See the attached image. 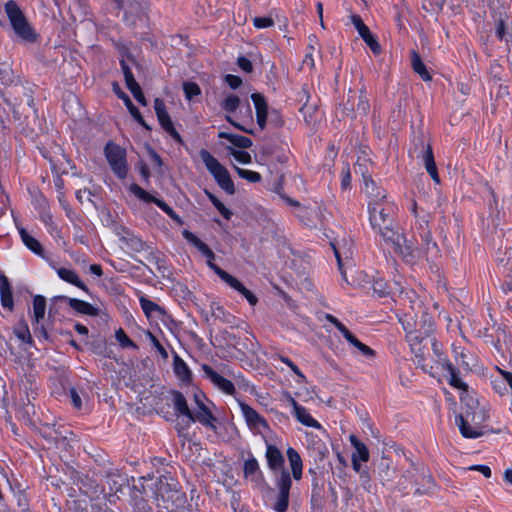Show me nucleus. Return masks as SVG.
Returning a JSON list of instances; mask_svg holds the SVG:
<instances>
[{
    "mask_svg": "<svg viewBox=\"0 0 512 512\" xmlns=\"http://www.w3.org/2000/svg\"><path fill=\"white\" fill-rule=\"evenodd\" d=\"M365 193L369 197V222L373 230L397 222V205L388 198L384 189L378 187L370 175L362 174Z\"/></svg>",
    "mask_w": 512,
    "mask_h": 512,
    "instance_id": "f257e3e1",
    "label": "nucleus"
},
{
    "mask_svg": "<svg viewBox=\"0 0 512 512\" xmlns=\"http://www.w3.org/2000/svg\"><path fill=\"white\" fill-rule=\"evenodd\" d=\"M265 457L267 465L273 472H279L276 478V487L278 494L276 496L273 509L276 512H285L289 503V492L292 485L290 473L284 468L285 460L282 452L274 445L268 444Z\"/></svg>",
    "mask_w": 512,
    "mask_h": 512,
    "instance_id": "f03ea898",
    "label": "nucleus"
},
{
    "mask_svg": "<svg viewBox=\"0 0 512 512\" xmlns=\"http://www.w3.org/2000/svg\"><path fill=\"white\" fill-rule=\"evenodd\" d=\"M374 232L380 237L382 244L392 248L406 263L415 264L421 258L422 253L406 238L398 222L382 226Z\"/></svg>",
    "mask_w": 512,
    "mask_h": 512,
    "instance_id": "7ed1b4c3",
    "label": "nucleus"
},
{
    "mask_svg": "<svg viewBox=\"0 0 512 512\" xmlns=\"http://www.w3.org/2000/svg\"><path fill=\"white\" fill-rule=\"evenodd\" d=\"M485 409L472 400L465 412L455 418V423L460 433L465 438H478L483 435V424L486 421Z\"/></svg>",
    "mask_w": 512,
    "mask_h": 512,
    "instance_id": "20e7f679",
    "label": "nucleus"
},
{
    "mask_svg": "<svg viewBox=\"0 0 512 512\" xmlns=\"http://www.w3.org/2000/svg\"><path fill=\"white\" fill-rule=\"evenodd\" d=\"M5 12L14 33L19 39L28 43L37 40V33L15 1L10 0L5 4Z\"/></svg>",
    "mask_w": 512,
    "mask_h": 512,
    "instance_id": "39448f33",
    "label": "nucleus"
},
{
    "mask_svg": "<svg viewBox=\"0 0 512 512\" xmlns=\"http://www.w3.org/2000/svg\"><path fill=\"white\" fill-rule=\"evenodd\" d=\"M200 158L216 183L229 195L235 193V186L228 170L206 149L199 151Z\"/></svg>",
    "mask_w": 512,
    "mask_h": 512,
    "instance_id": "423d86ee",
    "label": "nucleus"
},
{
    "mask_svg": "<svg viewBox=\"0 0 512 512\" xmlns=\"http://www.w3.org/2000/svg\"><path fill=\"white\" fill-rule=\"evenodd\" d=\"M105 156L114 174L123 179L127 176L126 151L115 143H107Z\"/></svg>",
    "mask_w": 512,
    "mask_h": 512,
    "instance_id": "0eeeda50",
    "label": "nucleus"
},
{
    "mask_svg": "<svg viewBox=\"0 0 512 512\" xmlns=\"http://www.w3.org/2000/svg\"><path fill=\"white\" fill-rule=\"evenodd\" d=\"M182 235L189 243L196 247L208 259V266L221 278L222 281L226 282L227 278L225 275L230 274L213 263V260L215 258L214 252L192 232L184 230L182 232Z\"/></svg>",
    "mask_w": 512,
    "mask_h": 512,
    "instance_id": "6e6552de",
    "label": "nucleus"
},
{
    "mask_svg": "<svg viewBox=\"0 0 512 512\" xmlns=\"http://www.w3.org/2000/svg\"><path fill=\"white\" fill-rule=\"evenodd\" d=\"M182 235L189 243L196 247L208 259V266L221 278L222 281L226 282L227 278L225 275L230 274L213 263V260L215 258L214 252L192 232L184 230L182 232Z\"/></svg>",
    "mask_w": 512,
    "mask_h": 512,
    "instance_id": "1a4fd4ad",
    "label": "nucleus"
},
{
    "mask_svg": "<svg viewBox=\"0 0 512 512\" xmlns=\"http://www.w3.org/2000/svg\"><path fill=\"white\" fill-rule=\"evenodd\" d=\"M154 110L162 128L167 133H169L176 141L182 142L180 134L175 130L171 118L168 112L166 111L164 101L159 98H156L154 101Z\"/></svg>",
    "mask_w": 512,
    "mask_h": 512,
    "instance_id": "9d476101",
    "label": "nucleus"
},
{
    "mask_svg": "<svg viewBox=\"0 0 512 512\" xmlns=\"http://www.w3.org/2000/svg\"><path fill=\"white\" fill-rule=\"evenodd\" d=\"M438 364L441 365L442 370L447 372V380L450 386L463 392H467L468 385L460 379L459 371L443 354L438 355Z\"/></svg>",
    "mask_w": 512,
    "mask_h": 512,
    "instance_id": "9b49d317",
    "label": "nucleus"
},
{
    "mask_svg": "<svg viewBox=\"0 0 512 512\" xmlns=\"http://www.w3.org/2000/svg\"><path fill=\"white\" fill-rule=\"evenodd\" d=\"M239 407L247 425L251 429L260 431L261 429L269 428L267 421L255 409L243 402H239Z\"/></svg>",
    "mask_w": 512,
    "mask_h": 512,
    "instance_id": "f8f14e48",
    "label": "nucleus"
},
{
    "mask_svg": "<svg viewBox=\"0 0 512 512\" xmlns=\"http://www.w3.org/2000/svg\"><path fill=\"white\" fill-rule=\"evenodd\" d=\"M202 370L205 376L222 392L233 395L235 393L234 384L213 370L209 365H203Z\"/></svg>",
    "mask_w": 512,
    "mask_h": 512,
    "instance_id": "ddd939ff",
    "label": "nucleus"
},
{
    "mask_svg": "<svg viewBox=\"0 0 512 512\" xmlns=\"http://www.w3.org/2000/svg\"><path fill=\"white\" fill-rule=\"evenodd\" d=\"M49 264L56 271L58 277L61 280L76 286L86 293H89V288L80 279L78 273L75 270L66 267H57L53 262H50Z\"/></svg>",
    "mask_w": 512,
    "mask_h": 512,
    "instance_id": "4468645a",
    "label": "nucleus"
},
{
    "mask_svg": "<svg viewBox=\"0 0 512 512\" xmlns=\"http://www.w3.org/2000/svg\"><path fill=\"white\" fill-rule=\"evenodd\" d=\"M494 390L499 394H506L512 391V373L498 368L497 375L492 379Z\"/></svg>",
    "mask_w": 512,
    "mask_h": 512,
    "instance_id": "2eb2a0df",
    "label": "nucleus"
},
{
    "mask_svg": "<svg viewBox=\"0 0 512 512\" xmlns=\"http://www.w3.org/2000/svg\"><path fill=\"white\" fill-rule=\"evenodd\" d=\"M251 99L254 103L256 109V120L259 128L263 130L266 126L267 114H268V105L260 93H253L251 95Z\"/></svg>",
    "mask_w": 512,
    "mask_h": 512,
    "instance_id": "dca6fc26",
    "label": "nucleus"
},
{
    "mask_svg": "<svg viewBox=\"0 0 512 512\" xmlns=\"http://www.w3.org/2000/svg\"><path fill=\"white\" fill-rule=\"evenodd\" d=\"M421 143H422V148H423V156L422 157L424 160L425 168H426L427 172L429 173V175L431 176V178L433 179V181L436 184H440V177L437 172V167L435 164L432 147L430 144H428V143L426 144L424 141H422Z\"/></svg>",
    "mask_w": 512,
    "mask_h": 512,
    "instance_id": "f3484780",
    "label": "nucleus"
},
{
    "mask_svg": "<svg viewBox=\"0 0 512 512\" xmlns=\"http://www.w3.org/2000/svg\"><path fill=\"white\" fill-rule=\"evenodd\" d=\"M421 143H422V148H423V156L422 157L424 160L425 168H426L427 172L429 173V175L431 176V178L433 179V181L436 184H440V177L437 172V167L435 164L432 147L430 144H428V143L426 144L424 141H422Z\"/></svg>",
    "mask_w": 512,
    "mask_h": 512,
    "instance_id": "a211bd4d",
    "label": "nucleus"
},
{
    "mask_svg": "<svg viewBox=\"0 0 512 512\" xmlns=\"http://www.w3.org/2000/svg\"><path fill=\"white\" fill-rule=\"evenodd\" d=\"M343 337L355 349L354 353L361 355L365 359L375 358L376 352L358 340L350 331L347 332Z\"/></svg>",
    "mask_w": 512,
    "mask_h": 512,
    "instance_id": "6ab92c4d",
    "label": "nucleus"
},
{
    "mask_svg": "<svg viewBox=\"0 0 512 512\" xmlns=\"http://www.w3.org/2000/svg\"><path fill=\"white\" fill-rule=\"evenodd\" d=\"M65 299L70 308L75 310L79 314L88 315V316H97L99 315L98 308L94 307L90 303L77 299V298H68L62 297Z\"/></svg>",
    "mask_w": 512,
    "mask_h": 512,
    "instance_id": "aec40b11",
    "label": "nucleus"
},
{
    "mask_svg": "<svg viewBox=\"0 0 512 512\" xmlns=\"http://www.w3.org/2000/svg\"><path fill=\"white\" fill-rule=\"evenodd\" d=\"M114 92L116 93V95L121 99L123 100V102L125 103V106L127 107L129 113L132 115V117L140 124L142 125L143 127H145L146 129H149V126L146 124V122L144 121L140 111L137 109V107L132 103L131 99L129 98V96L124 93L123 91H121L119 89V87L117 85H114Z\"/></svg>",
    "mask_w": 512,
    "mask_h": 512,
    "instance_id": "412c9836",
    "label": "nucleus"
},
{
    "mask_svg": "<svg viewBox=\"0 0 512 512\" xmlns=\"http://www.w3.org/2000/svg\"><path fill=\"white\" fill-rule=\"evenodd\" d=\"M225 276L227 278V281L225 282L227 285H229L232 289L240 293L249 302L250 305L255 306L257 304L258 298L250 290H248L237 278H235L232 275Z\"/></svg>",
    "mask_w": 512,
    "mask_h": 512,
    "instance_id": "4be33fe9",
    "label": "nucleus"
},
{
    "mask_svg": "<svg viewBox=\"0 0 512 512\" xmlns=\"http://www.w3.org/2000/svg\"><path fill=\"white\" fill-rule=\"evenodd\" d=\"M198 410L194 414L193 413V420H190V423L198 421L204 426L210 427L212 429H215L214 422L216 421V417L212 414V412L209 410V408L204 404H201L197 407Z\"/></svg>",
    "mask_w": 512,
    "mask_h": 512,
    "instance_id": "5701e85b",
    "label": "nucleus"
},
{
    "mask_svg": "<svg viewBox=\"0 0 512 512\" xmlns=\"http://www.w3.org/2000/svg\"><path fill=\"white\" fill-rule=\"evenodd\" d=\"M423 242V253L427 260L435 259L439 255V249L437 244L432 240L431 232L424 230L421 234Z\"/></svg>",
    "mask_w": 512,
    "mask_h": 512,
    "instance_id": "b1692460",
    "label": "nucleus"
},
{
    "mask_svg": "<svg viewBox=\"0 0 512 512\" xmlns=\"http://www.w3.org/2000/svg\"><path fill=\"white\" fill-rule=\"evenodd\" d=\"M19 233L23 243L29 250L39 257L46 259L45 251L41 243L36 238L28 234V232L23 228L19 230Z\"/></svg>",
    "mask_w": 512,
    "mask_h": 512,
    "instance_id": "393cba45",
    "label": "nucleus"
},
{
    "mask_svg": "<svg viewBox=\"0 0 512 512\" xmlns=\"http://www.w3.org/2000/svg\"><path fill=\"white\" fill-rule=\"evenodd\" d=\"M172 396L175 411L185 416L188 419V424H190V420H193V413L188 407L186 398L178 391L173 392Z\"/></svg>",
    "mask_w": 512,
    "mask_h": 512,
    "instance_id": "a878e982",
    "label": "nucleus"
},
{
    "mask_svg": "<svg viewBox=\"0 0 512 512\" xmlns=\"http://www.w3.org/2000/svg\"><path fill=\"white\" fill-rule=\"evenodd\" d=\"M287 457L291 466L292 475L295 480H300L302 477V459L299 453L292 447L287 449Z\"/></svg>",
    "mask_w": 512,
    "mask_h": 512,
    "instance_id": "bb28decb",
    "label": "nucleus"
},
{
    "mask_svg": "<svg viewBox=\"0 0 512 512\" xmlns=\"http://www.w3.org/2000/svg\"><path fill=\"white\" fill-rule=\"evenodd\" d=\"M244 476L250 478L251 481L258 483L262 478L258 461L251 457L244 462Z\"/></svg>",
    "mask_w": 512,
    "mask_h": 512,
    "instance_id": "cd10ccee",
    "label": "nucleus"
},
{
    "mask_svg": "<svg viewBox=\"0 0 512 512\" xmlns=\"http://www.w3.org/2000/svg\"><path fill=\"white\" fill-rule=\"evenodd\" d=\"M218 137L220 139L228 140L231 144L241 149L250 148L252 146V140L246 136L220 132Z\"/></svg>",
    "mask_w": 512,
    "mask_h": 512,
    "instance_id": "c85d7f7f",
    "label": "nucleus"
},
{
    "mask_svg": "<svg viewBox=\"0 0 512 512\" xmlns=\"http://www.w3.org/2000/svg\"><path fill=\"white\" fill-rule=\"evenodd\" d=\"M293 413H294L296 419L301 424H303V425H305L307 427H312V428H316V429H320L321 428V424L316 419H314L309 414L307 409L304 408L303 406L296 407V410H294Z\"/></svg>",
    "mask_w": 512,
    "mask_h": 512,
    "instance_id": "c756f323",
    "label": "nucleus"
},
{
    "mask_svg": "<svg viewBox=\"0 0 512 512\" xmlns=\"http://www.w3.org/2000/svg\"><path fill=\"white\" fill-rule=\"evenodd\" d=\"M349 441L355 449V452L352 454V457H356V459H359L362 462H367L370 457L367 446L363 442L359 441L354 434H351L349 436Z\"/></svg>",
    "mask_w": 512,
    "mask_h": 512,
    "instance_id": "7c9ffc66",
    "label": "nucleus"
},
{
    "mask_svg": "<svg viewBox=\"0 0 512 512\" xmlns=\"http://www.w3.org/2000/svg\"><path fill=\"white\" fill-rule=\"evenodd\" d=\"M411 65L415 73H417L423 81H430L431 75L429 74L426 65L423 63L419 54L415 51L411 53Z\"/></svg>",
    "mask_w": 512,
    "mask_h": 512,
    "instance_id": "2f4dec72",
    "label": "nucleus"
},
{
    "mask_svg": "<svg viewBox=\"0 0 512 512\" xmlns=\"http://www.w3.org/2000/svg\"><path fill=\"white\" fill-rule=\"evenodd\" d=\"M120 240L127 249H130L133 252H141L145 250V243L139 237L129 232H125Z\"/></svg>",
    "mask_w": 512,
    "mask_h": 512,
    "instance_id": "473e14b6",
    "label": "nucleus"
},
{
    "mask_svg": "<svg viewBox=\"0 0 512 512\" xmlns=\"http://www.w3.org/2000/svg\"><path fill=\"white\" fill-rule=\"evenodd\" d=\"M356 97L358 98L356 108L357 112L361 115H366L370 109L369 100L366 94L363 91H361L360 94L357 96L355 92L350 90L348 94V102H350L351 100L354 101Z\"/></svg>",
    "mask_w": 512,
    "mask_h": 512,
    "instance_id": "72a5a7b5",
    "label": "nucleus"
},
{
    "mask_svg": "<svg viewBox=\"0 0 512 512\" xmlns=\"http://www.w3.org/2000/svg\"><path fill=\"white\" fill-rule=\"evenodd\" d=\"M173 366L174 372L178 376V378H180L182 381L190 380L191 372L187 364L184 362V360L180 358L177 354L174 355Z\"/></svg>",
    "mask_w": 512,
    "mask_h": 512,
    "instance_id": "f704fd0d",
    "label": "nucleus"
},
{
    "mask_svg": "<svg viewBox=\"0 0 512 512\" xmlns=\"http://www.w3.org/2000/svg\"><path fill=\"white\" fill-rule=\"evenodd\" d=\"M433 349H434V352L436 354V356L438 357L439 354H442L439 350H438V347H437V344L435 342H433ZM418 364L421 366V368L429 373L430 375H435V373L437 372L436 370L440 367L441 368V365L438 364V358L436 359L435 361V364L434 365L432 363V360L431 359H428V358H423L421 357L419 360H418Z\"/></svg>",
    "mask_w": 512,
    "mask_h": 512,
    "instance_id": "c9c22d12",
    "label": "nucleus"
},
{
    "mask_svg": "<svg viewBox=\"0 0 512 512\" xmlns=\"http://www.w3.org/2000/svg\"><path fill=\"white\" fill-rule=\"evenodd\" d=\"M46 300L41 295H36L33 299V314L34 319L39 323L45 316Z\"/></svg>",
    "mask_w": 512,
    "mask_h": 512,
    "instance_id": "e433bc0d",
    "label": "nucleus"
},
{
    "mask_svg": "<svg viewBox=\"0 0 512 512\" xmlns=\"http://www.w3.org/2000/svg\"><path fill=\"white\" fill-rule=\"evenodd\" d=\"M130 191L137 197L139 198L140 200L146 202V203H150V202H153L156 204L157 201H161V199H158V198H155L154 196H152L149 192H147L146 190H144L142 187H140L139 185L137 184H132L130 186Z\"/></svg>",
    "mask_w": 512,
    "mask_h": 512,
    "instance_id": "4c0bfd02",
    "label": "nucleus"
},
{
    "mask_svg": "<svg viewBox=\"0 0 512 512\" xmlns=\"http://www.w3.org/2000/svg\"><path fill=\"white\" fill-rule=\"evenodd\" d=\"M209 200L213 203L218 212L227 220L232 216V212L211 192H205Z\"/></svg>",
    "mask_w": 512,
    "mask_h": 512,
    "instance_id": "58836bf2",
    "label": "nucleus"
},
{
    "mask_svg": "<svg viewBox=\"0 0 512 512\" xmlns=\"http://www.w3.org/2000/svg\"><path fill=\"white\" fill-rule=\"evenodd\" d=\"M115 338L123 348L137 349V345L127 336L122 328H119L115 332Z\"/></svg>",
    "mask_w": 512,
    "mask_h": 512,
    "instance_id": "ea45409f",
    "label": "nucleus"
},
{
    "mask_svg": "<svg viewBox=\"0 0 512 512\" xmlns=\"http://www.w3.org/2000/svg\"><path fill=\"white\" fill-rule=\"evenodd\" d=\"M240 105V99L238 96L230 94L222 102V108L228 113L236 111Z\"/></svg>",
    "mask_w": 512,
    "mask_h": 512,
    "instance_id": "a19ab883",
    "label": "nucleus"
},
{
    "mask_svg": "<svg viewBox=\"0 0 512 512\" xmlns=\"http://www.w3.org/2000/svg\"><path fill=\"white\" fill-rule=\"evenodd\" d=\"M140 304H141V307H142L144 313L147 316H151L154 312L163 313V310L161 309V307L149 299L141 298Z\"/></svg>",
    "mask_w": 512,
    "mask_h": 512,
    "instance_id": "79ce46f5",
    "label": "nucleus"
},
{
    "mask_svg": "<svg viewBox=\"0 0 512 512\" xmlns=\"http://www.w3.org/2000/svg\"><path fill=\"white\" fill-rule=\"evenodd\" d=\"M16 337L24 343L32 344L33 340L28 326L23 323L14 330Z\"/></svg>",
    "mask_w": 512,
    "mask_h": 512,
    "instance_id": "37998d69",
    "label": "nucleus"
},
{
    "mask_svg": "<svg viewBox=\"0 0 512 512\" xmlns=\"http://www.w3.org/2000/svg\"><path fill=\"white\" fill-rule=\"evenodd\" d=\"M235 170L241 178L246 179L249 182L256 183L261 180V175L258 172L242 169L239 167H235Z\"/></svg>",
    "mask_w": 512,
    "mask_h": 512,
    "instance_id": "c03bdc74",
    "label": "nucleus"
},
{
    "mask_svg": "<svg viewBox=\"0 0 512 512\" xmlns=\"http://www.w3.org/2000/svg\"><path fill=\"white\" fill-rule=\"evenodd\" d=\"M183 90L185 93V97L188 100H191L195 96H198L201 94V89H200L199 85L194 82H184Z\"/></svg>",
    "mask_w": 512,
    "mask_h": 512,
    "instance_id": "a18cd8bd",
    "label": "nucleus"
},
{
    "mask_svg": "<svg viewBox=\"0 0 512 512\" xmlns=\"http://www.w3.org/2000/svg\"><path fill=\"white\" fill-rule=\"evenodd\" d=\"M230 155L234 157V159L242 164H248L251 162V155L248 152L236 150L234 148H227Z\"/></svg>",
    "mask_w": 512,
    "mask_h": 512,
    "instance_id": "49530a36",
    "label": "nucleus"
},
{
    "mask_svg": "<svg viewBox=\"0 0 512 512\" xmlns=\"http://www.w3.org/2000/svg\"><path fill=\"white\" fill-rule=\"evenodd\" d=\"M252 22L257 29H265L274 25V20L271 16L254 17Z\"/></svg>",
    "mask_w": 512,
    "mask_h": 512,
    "instance_id": "de8ad7c7",
    "label": "nucleus"
},
{
    "mask_svg": "<svg viewBox=\"0 0 512 512\" xmlns=\"http://www.w3.org/2000/svg\"><path fill=\"white\" fill-rule=\"evenodd\" d=\"M156 205L163 210L170 218H172L174 221H176L178 224H182V219L179 217V215L169 206L167 205L163 200L157 201Z\"/></svg>",
    "mask_w": 512,
    "mask_h": 512,
    "instance_id": "09e8293b",
    "label": "nucleus"
},
{
    "mask_svg": "<svg viewBox=\"0 0 512 512\" xmlns=\"http://www.w3.org/2000/svg\"><path fill=\"white\" fill-rule=\"evenodd\" d=\"M156 487V494L161 497H164L165 492L171 490V485L167 482L166 477H160L156 483Z\"/></svg>",
    "mask_w": 512,
    "mask_h": 512,
    "instance_id": "8fccbe9b",
    "label": "nucleus"
},
{
    "mask_svg": "<svg viewBox=\"0 0 512 512\" xmlns=\"http://www.w3.org/2000/svg\"><path fill=\"white\" fill-rule=\"evenodd\" d=\"M363 41L366 43L367 46H369V48L372 50L374 54L380 53L381 46L372 33L367 37H364Z\"/></svg>",
    "mask_w": 512,
    "mask_h": 512,
    "instance_id": "3c124183",
    "label": "nucleus"
},
{
    "mask_svg": "<svg viewBox=\"0 0 512 512\" xmlns=\"http://www.w3.org/2000/svg\"><path fill=\"white\" fill-rule=\"evenodd\" d=\"M148 336H149L151 343L153 344L155 349L160 353L162 358L167 359L168 353H167L166 349L163 347V345L159 342V340L150 332L148 333Z\"/></svg>",
    "mask_w": 512,
    "mask_h": 512,
    "instance_id": "603ef678",
    "label": "nucleus"
},
{
    "mask_svg": "<svg viewBox=\"0 0 512 512\" xmlns=\"http://www.w3.org/2000/svg\"><path fill=\"white\" fill-rule=\"evenodd\" d=\"M300 111L303 113L305 121L308 124H311L314 121L313 112L315 111V107L313 105H309V104L305 103L301 107Z\"/></svg>",
    "mask_w": 512,
    "mask_h": 512,
    "instance_id": "864d4df0",
    "label": "nucleus"
},
{
    "mask_svg": "<svg viewBox=\"0 0 512 512\" xmlns=\"http://www.w3.org/2000/svg\"><path fill=\"white\" fill-rule=\"evenodd\" d=\"M11 69L8 65L0 64V82L2 84H7L11 81Z\"/></svg>",
    "mask_w": 512,
    "mask_h": 512,
    "instance_id": "5fc2aeb1",
    "label": "nucleus"
},
{
    "mask_svg": "<svg viewBox=\"0 0 512 512\" xmlns=\"http://www.w3.org/2000/svg\"><path fill=\"white\" fill-rule=\"evenodd\" d=\"M326 319L332 323L336 328L337 330L344 336L347 332H349V330L344 326L343 323H341L336 317H334L333 315L331 314H327L326 315Z\"/></svg>",
    "mask_w": 512,
    "mask_h": 512,
    "instance_id": "6e6d98bb",
    "label": "nucleus"
},
{
    "mask_svg": "<svg viewBox=\"0 0 512 512\" xmlns=\"http://www.w3.org/2000/svg\"><path fill=\"white\" fill-rule=\"evenodd\" d=\"M423 328H424V334L429 335L433 331L434 322L432 318L428 314H423Z\"/></svg>",
    "mask_w": 512,
    "mask_h": 512,
    "instance_id": "4d7b16f0",
    "label": "nucleus"
},
{
    "mask_svg": "<svg viewBox=\"0 0 512 512\" xmlns=\"http://www.w3.org/2000/svg\"><path fill=\"white\" fill-rule=\"evenodd\" d=\"M1 304L4 308L12 310L13 308V295L12 292L0 294Z\"/></svg>",
    "mask_w": 512,
    "mask_h": 512,
    "instance_id": "13d9d810",
    "label": "nucleus"
},
{
    "mask_svg": "<svg viewBox=\"0 0 512 512\" xmlns=\"http://www.w3.org/2000/svg\"><path fill=\"white\" fill-rule=\"evenodd\" d=\"M69 396L71 398L73 406L76 409H81V407H82L81 397H80V395L78 394V392L76 391L75 388H70L69 389Z\"/></svg>",
    "mask_w": 512,
    "mask_h": 512,
    "instance_id": "bf43d9fd",
    "label": "nucleus"
},
{
    "mask_svg": "<svg viewBox=\"0 0 512 512\" xmlns=\"http://www.w3.org/2000/svg\"><path fill=\"white\" fill-rule=\"evenodd\" d=\"M225 81L232 89H237L242 84L241 78L232 74L226 75Z\"/></svg>",
    "mask_w": 512,
    "mask_h": 512,
    "instance_id": "052dcab7",
    "label": "nucleus"
},
{
    "mask_svg": "<svg viewBox=\"0 0 512 512\" xmlns=\"http://www.w3.org/2000/svg\"><path fill=\"white\" fill-rule=\"evenodd\" d=\"M238 66L245 72L251 73L253 70V65L251 61L246 57H239L237 60Z\"/></svg>",
    "mask_w": 512,
    "mask_h": 512,
    "instance_id": "680f3d73",
    "label": "nucleus"
},
{
    "mask_svg": "<svg viewBox=\"0 0 512 512\" xmlns=\"http://www.w3.org/2000/svg\"><path fill=\"white\" fill-rule=\"evenodd\" d=\"M308 49L309 51L306 53L305 58L303 59V64L312 68L314 67L313 52L315 51V47L312 44H310Z\"/></svg>",
    "mask_w": 512,
    "mask_h": 512,
    "instance_id": "e2e57ef3",
    "label": "nucleus"
},
{
    "mask_svg": "<svg viewBox=\"0 0 512 512\" xmlns=\"http://www.w3.org/2000/svg\"><path fill=\"white\" fill-rule=\"evenodd\" d=\"M469 470H474L482 473L486 478L491 477V469L487 465H473L468 468Z\"/></svg>",
    "mask_w": 512,
    "mask_h": 512,
    "instance_id": "0e129e2a",
    "label": "nucleus"
},
{
    "mask_svg": "<svg viewBox=\"0 0 512 512\" xmlns=\"http://www.w3.org/2000/svg\"><path fill=\"white\" fill-rule=\"evenodd\" d=\"M12 292L8 278L5 275H0V294Z\"/></svg>",
    "mask_w": 512,
    "mask_h": 512,
    "instance_id": "69168bd1",
    "label": "nucleus"
},
{
    "mask_svg": "<svg viewBox=\"0 0 512 512\" xmlns=\"http://www.w3.org/2000/svg\"><path fill=\"white\" fill-rule=\"evenodd\" d=\"M126 86L134 96L135 94L139 93L141 90L140 85L136 82L135 79H130L129 81H126Z\"/></svg>",
    "mask_w": 512,
    "mask_h": 512,
    "instance_id": "338daca9",
    "label": "nucleus"
},
{
    "mask_svg": "<svg viewBox=\"0 0 512 512\" xmlns=\"http://www.w3.org/2000/svg\"><path fill=\"white\" fill-rule=\"evenodd\" d=\"M350 182H351L350 170H349V168H346L342 171V181H341L342 188L346 189L347 187H349Z\"/></svg>",
    "mask_w": 512,
    "mask_h": 512,
    "instance_id": "774afa93",
    "label": "nucleus"
}]
</instances>
